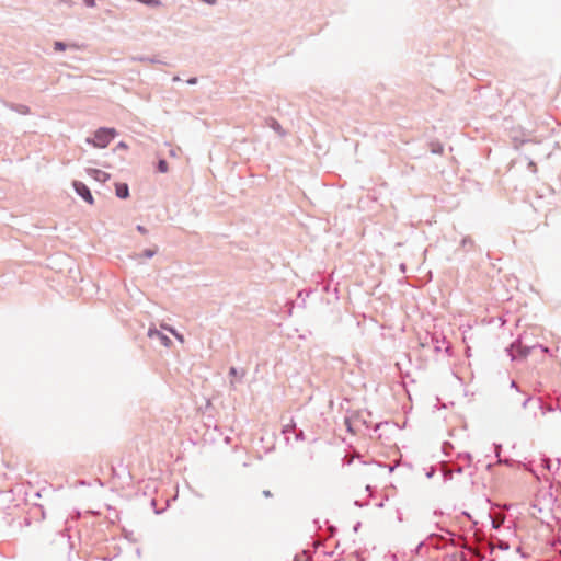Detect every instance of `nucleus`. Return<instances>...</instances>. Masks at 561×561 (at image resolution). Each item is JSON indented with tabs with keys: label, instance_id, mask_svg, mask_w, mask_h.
Masks as SVG:
<instances>
[{
	"label": "nucleus",
	"instance_id": "nucleus-1",
	"mask_svg": "<svg viewBox=\"0 0 561 561\" xmlns=\"http://www.w3.org/2000/svg\"><path fill=\"white\" fill-rule=\"evenodd\" d=\"M115 136L116 130L114 128H100L94 133L93 138H89L87 141L96 148H106Z\"/></svg>",
	"mask_w": 561,
	"mask_h": 561
},
{
	"label": "nucleus",
	"instance_id": "nucleus-2",
	"mask_svg": "<svg viewBox=\"0 0 561 561\" xmlns=\"http://www.w3.org/2000/svg\"><path fill=\"white\" fill-rule=\"evenodd\" d=\"M73 187L76 190V192L85 201L88 202L89 204H93V196L90 192V190L88 188V186L82 183V182H79V181H75L73 182Z\"/></svg>",
	"mask_w": 561,
	"mask_h": 561
},
{
	"label": "nucleus",
	"instance_id": "nucleus-3",
	"mask_svg": "<svg viewBox=\"0 0 561 561\" xmlns=\"http://www.w3.org/2000/svg\"><path fill=\"white\" fill-rule=\"evenodd\" d=\"M89 175H91L94 180L99 182H106L110 179V174L105 171H102L100 169H89L88 170Z\"/></svg>",
	"mask_w": 561,
	"mask_h": 561
},
{
	"label": "nucleus",
	"instance_id": "nucleus-4",
	"mask_svg": "<svg viewBox=\"0 0 561 561\" xmlns=\"http://www.w3.org/2000/svg\"><path fill=\"white\" fill-rule=\"evenodd\" d=\"M148 334L151 339H157L163 346L169 347L171 345V340L165 334L157 330H149Z\"/></svg>",
	"mask_w": 561,
	"mask_h": 561
},
{
	"label": "nucleus",
	"instance_id": "nucleus-5",
	"mask_svg": "<svg viewBox=\"0 0 561 561\" xmlns=\"http://www.w3.org/2000/svg\"><path fill=\"white\" fill-rule=\"evenodd\" d=\"M115 193L119 198H127L129 195L128 185L126 183H117L115 185Z\"/></svg>",
	"mask_w": 561,
	"mask_h": 561
},
{
	"label": "nucleus",
	"instance_id": "nucleus-6",
	"mask_svg": "<svg viewBox=\"0 0 561 561\" xmlns=\"http://www.w3.org/2000/svg\"><path fill=\"white\" fill-rule=\"evenodd\" d=\"M139 3H142L148 7H159L162 4L161 0H136Z\"/></svg>",
	"mask_w": 561,
	"mask_h": 561
},
{
	"label": "nucleus",
	"instance_id": "nucleus-7",
	"mask_svg": "<svg viewBox=\"0 0 561 561\" xmlns=\"http://www.w3.org/2000/svg\"><path fill=\"white\" fill-rule=\"evenodd\" d=\"M54 48H55V50L64 51L67 48V44L65 42H61V41H56L54 43Z\"/></svg>",
	"mask_w": 561,
	"mask_h": 561
},
{
	"label": "nucleus",
	"instance_id": "nucleus-8",
	"mask_svg": "<svg viewBox=\"0 0 561 561\" xmlns=\"http://www.w3.org/2000/svg\"><path fill=\"white\" fill-rule=\"evenodd\" d=\"M158 170L161 172V173H165L168 171V163L165 160H160L159 163H158Z\"/></svg>",
	"mask_w": 561,
	"mask_h": 561
},
{
	"label": "nucleus",
	"instance_id": "nucleus-9",
	"mask_svg": "<svg viewBox=\"0 0 561 561\" xmlns=\"http://www.w3.org/2000/svg\"><path fill=\"white\" fill-rule=\"evenodd\" d=\"M168 330L180 341V342H183V336L179 333H176L173 329H169Z\"/></svg>",
	"mask_w": 561,
	"mask_h": 561
},
{
	"label": "nucleus",
	"instance_id": "nucleus-10",
	"mask_svg": "<svg viewBox=\"0 0 561 561\" xmlns=\"http://www.w3.org/2000/svg\"><path fill=\"white\" fill-rule=\"evenodd\" d=\"M83 2L88 8L95 7V0H83Z\"/></svg>",
	"mask_w": 561,
	"mask_h": 561
},
{
	"label": "nucleus",
	"instance_id": "nucleus-11",
	"mask_svg": "<svg viewBox=\"0 0 561 561\" xmlns=\"http://www.w3.org/2000/svg\"><path fill=\"white\" fill-rule=\"evenodd\" d=\"M154 254H156V250H146V251H145V255H146L147 257H151V256H153Z\"/></svg>",
	"mask_w": 561,
	"mask_h": 561
},
{
	"label": "nucleus",
	"instance_id": "nucleus-12",
	"mask_svg": "<svg viewBox=\"0 0 561 561\" xmlns=\"http://www.w3.org/2000/svg\"><path fill=\"white\" fill-rule=\"evenodd\" d=\"M183 80H185L190 84H193L196 82V78H193V77H186Z\"/></svg>",
	"mask_w": 561,
	"mask_h": 561
},
{
	"label": "nucleus",
	"instance_id": "nucleus-13",
	"mask_svg": "<svg viewBox=\"0 0 561 561\" xmlns=\"http://www.w3.org/2000/svg\"><path fill=\"white\" fill-rule=\"evenodd\" d=\"M137 230H138L140 233H146V232H147L146 228H144L142 226H138V227H137Z\"/></svg>",
	"mask_w": 561,
	"mask_h": 561
},
{
	"label": "nucleus",
	"instance_id": "nucleus-14",
	"mask_svg": "<svg viewBox=\"0 0 561 561\" xmlns=\"http://www.w3.org/2000/svg\"><path fill=\"white\" fill-rule=\"evenodd\" d=\"M139 60H148V61H150V62H157L154 59L142 58V57H141V58H139Z\"/></svg>",
	"mask_w": 561,
	"mask_h": 561
},
{
	"label": "nucleus",
	"instance_id": "nucleus-15",
	"mask_svg": "<svg viewBox=\"0 0 561 561\" xmlns=\"http://www.w3.org/2000/svg\"><path fill=\"white\" fill-rule=\"evenodd\" d=\"M263 494H264L265 496H271V495H272L270 491H264V492H263Z\"/></svg>",
	"mask_w": 561,
	"mask_h": 561
},
{
	"label": "nucleus",
	"instance_id": "nucleus-16",
	"mask_svg": "<svg viewBox=\"0 0 561 561\" xmlns=\"http://www.w3.org/2000/svg\"><path fill=\"white\" fill-rule=\"evenodd\" d=\"M230 374L236 375V368H231Z\"/></svg>",
	"mask_w": 561,
	"mask_h": 561
},
{
	"label": "nucleus",
	"instance_id": "nucleus-17",
	"mask_svg": "<svg viewBox=\"0 0 561 561\" xmlns=\"http://www.w3.org/2000/svg\"><path fill=\"white\" fill-rule=\"evenodd\" d=\"M118 146H119L121 148H126V145H125L124 142H121Z\"/></svg>",
	"mask_w": 561,
	"mask_h": 561
},
{
	"label": "nucleus",
	"instance_id": "nucleus-18",
	"mask_svg": "<svg viewBox=\"0 0 561 561\" xmlns=\"http://www.w3.org/2000/svg\"><path fill=\"white\" fill-rule=\"evenodd\" d=\"M179 80H181V79H180L178 76H175V77L173 78V81H179Z\"/></svg>",
	"mask_w": 561,
	"mask_h": 561
}]
</instances>
